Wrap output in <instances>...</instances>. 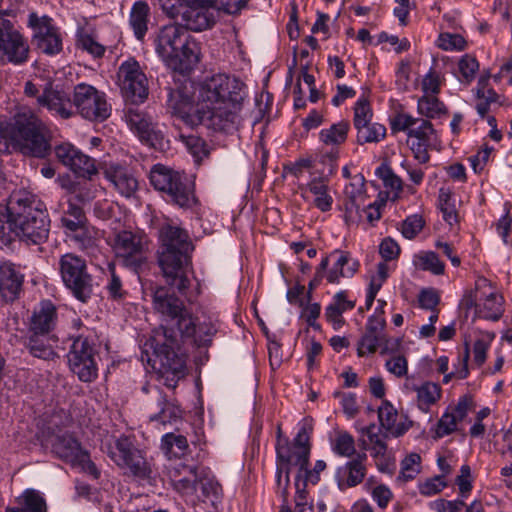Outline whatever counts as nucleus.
<instances>
[{"mask_svg": "<svg viewBox=\"0 0 512 512\" xmlns=\"http://www.w3.org/2000/svg\"><path fill=\"white\" fill-rule=\"evenodd\" d=\"M166 284L153 290L152 303L154 310L172 323L153 330L145 343L143 354L147 355V362L158 373L163 384L174 389L186 375V358L180 352L181 345L190 343L197 347L208 346L216 329L208 322L196 324L182 299L193 302L190 286L185 296L176 287Z\"/></svg>", "mask_w": 512, "mask_h": 512, "instance_id": "1", "label": "nucleus"}, {"mask_svg": "<svg viewBox=\"0 0 512 512\" xmlns=\"http://www.w3.org/2000/svg\"><path fill=\"white\" fill-rule=\"evenodd\" d=\"M198 113L204 126L217 132L232 133L241 122L243 83L226 74H216L198 87Z\"/></svg>", "mask_w": 512, "mask_h": 512, "instance_id": "2", "label": "nucleus"}, {"mask_svg": "<svg viewBox=\"0 0 512 512\" xmlns=\"http://www.w3.org/2000/svg\"><path fill=\"white\" fill-rule=\"evenodd\" d=\"M2 139L8 151L24 156L44 159L52 152L50 130L40 116L30 107L17 106L5 124Z\"/></svg>", "mask_w": 512, "mask_h": 512, "instance_id": "3", "label": "nucleus"}, {"mask_svg": "<svg viewBox=\"0 0 512 512\" xmlns=\"http://www.w3.org/2000/svg\"><path fill=\"white\" fill-rule=\"evenodd\" d=\"M159 240L158 265L163 277L181 295L187 296L194 274L191 259L194 246L189 235L184 229L166 223L159 230Z\"/></svg>", "mask_w": 512, "mask_h": 512, "instance_id": "4", "label": "nucleus"}, {"mask_svg": "<svg viewBox=\"0 0 512 512\" xmlns=\"http://www.w3.org/2000/svg\"><path fill=\"white\" fill-rule=\"evenodd\" d=\"M155 49L165 64L180 74H188L199 61L198 43L175 21L160 28Z\"/></svg>", "mask_w": 512, "mask_h": 512, "instance_id": "5", "label": "nucleus"}, {"mask_svg": "<svg viewBox=\"0 0 512 512\" xmlns=\"http://www.w3.org/2000/svg\"><path fill=\"white\" fill-rule=\"evenodd\" d=\"M151 185L164 194V199L180 208H192L197 203L194 183L184 173L163 164H155L149 173Z\"/></svg>", "mask_w": 512, "mask_h": 512, "instance_id": "6", "label": "nucleus"}, {"mask_svg": "<svg viewBox=\"0 0 512 512\" xmlns=\"http://www.w3.org/2000/svg\"><path fill=\"white\" fill-rule=\"evenodd\" d=\"M59 271L65 287L79 301L87 302L93 294V277L88 272L86 260L73 253L59 259Z\"/></svg>", "mask_w": 512, "mask_h": 512, "instance_id": "7", "label": "nucleus"}, {"mask_svg": "<svg viewBox=\"0 0 512 512\" xmlns=\"http://www.w3.org/2000/svg\"><path fill=\"white\" fill-rule=\"evenodd\" d=\"M110 458L119 466L128 468L130 473L150 485H155L158 473L137 449L132 440L127 436H121L115 440L113 447L109 449Z\"/></svg>", "mask_w": 512, "mask_h": 512, "instance_id": "8", "label": "nucleus"}, {"mask_svg": "<svg viewBox=\"0 0 512 512\" xmlns=\"http://www.w3.org/2000/svg\"><path fill=\"white\" fill-rule=\"evenodd\" d=\"M313 429V420L311 418H304L291 445L279 444L276 446V464L287 463V468L290 470L291 466H295L297 467V474L295 476L303 477V471L310 464V439Z\"/></svg>", "mask_w": 512, "mask_h": 512, "instance_id": "9", "label": "nucleus"}, {"mask_svg": "<svg viewBox=\"0 0 512 512\" xmlns=\"http://www.w3.org/2000/svg\"><path fill=\"white\" fill-rule=\"evenodd\" d=\"M18 226L2 234V244L14 249L17 239L28 245H41L48 240L50 219L44 209L32 211Z\"/></svg>", "mask_w": 512, "mask_h": 512, "instance_id": "10", "label": "nucleus"}, {"mask_svg": "<svg viewBox=\"0 0 512 512\" xmlns=\"http://www.w3.org/2000/svg\"><path fill=\"white\" fill-rule=\"evenodd\" d=\"M124 118L142 143L159 151H164L168 147L169 141L162 127L146 111L131 103L124 110Z\"/></svg>", "mask_w": 512, "mask_h": 512, "instance_id": "11", "label": "nucleus"}, {"mask_svg": "<svg viewBox=\"0 0 512 512\" xmlns=\"http://www.w3.org/2000/svg\"><path fill=\"white\" fill-rule=\"evenodd\" d=\"M73 105L75 114L95 122L106 120L112 110L105 93L86 83H79L74 87Z\"/></svg>", "mask_w": 512, "mask_h": 512, "instance_id": "12", "label": "nucleus"}, {"mask_svg": "<svg viewBox=\"0 0 512 512\" xmlns=\"http://www.w3.org/2000/svg\"><path fill=\"white\" fill-rule=\"evenodd\" d=\"M15 15V9L2 10V17ZM29 52V44L15 24L2 18V62L22 65L28 61Z\"/></svg>", "mask_w": 512, "mask_h": 512, "instance_id": "13", "label": "nucleus"}, {"mask_svg": "<svg viewBox=\"0 0 512 512\" xmlns=\"http://www.w3.org/2000/svg\"><path fill=\"white\" fill-rule=\"evenodd\" d=\"M71 371L82 382H92L97 377V364L95 361V348L86 337H77L67 355Z\"/></svg>", "mask_w": 512, "mask_h": 512, "instance_id": "14", "label": "nucleus"}, {"mask_svg": "<svg viewBox=\"0 0 512 512\" xmlns=\"http://www.w3.org/2000/svg\"><path fill=\"white\" fill-rule=\"evenodd\" d=\"M122 95L132 104L143 102L148 96L147 78L134 59L123 62L118 69Z\"/></svg>", "mask_w": 512, "mask_h": 512, "instance_id": "15", "label": "nucleus"}, {"mask_svg": "<svg viewBox=\"0 0 512 512\" xmlns=\"http://www.w3.org/2000/svg\"><path fill=\"white\" fill-rule=\"evenodd\" d=\"M217 12L209 7L201 6L191 0H185L183 5L171 18L187 32H201L212 28L216 23Z\"/></svg>", "mask_w": 512, "mask_h": 512, "instance_id": "16", "label": "nucleus"}, {"mask_svg": "<svg viewBox=\"0 0 512 512\" xmlns=\"http://www.w3.org/2000/svg\"><path fill=\"white\" fill-rule=\"evenodd\" d=\"M114 249L118 261L135 272L146 262L144 242L130 231H122L116 236Z\"/></svg>", "mask_w": 512, "mask_h": 512, "instance_id": "17", "label": "nucleus"}, {"mask_svg": "<svg viewBox=\"0 0 512 512\" xmlns=\"http://www.w3.org/2000/svg\"><path fill=\"white\" fill-rule=\"evenodd\" d=\"M42 209V203L32 193L23 189L13 191L6 202V226L2 225V234L6 229L19 227L20 222L30 217L32 211Z\"/></svg>", "mask_w": 512, "mask_h": 512, "instance_id": "18", "label": "nucleus"}, {"mask_svg": "<svg viewBox=\"0 0 512 512\" xmlns=\"http://www.w3.org/2000/svg\"><path fill=\"white\" fill-rule=\"evenodd\" d=\"M29 26L34 30L33 41L36 47L47 55L58 54L62 50V39L52 19L46 15L39 17L32 12L29 15Z\"/></svg>", "mask_w": 512, "mask_h": 512, "instance_id": "19", "label": "nucleus"}, {"mask_svg": "<svg viewBox=\"0 0 512 512\" xmlns=\"http://www.w3.org/2000/svg\"><path fill=\"white\" fill-rule=\"evenodd\" d=\"M167 107L172 114L178 116L190 126L204 125V120L198 113V101L193 105L191 89L182 85L171 89L168 93Z\"/></svg>", "mask_w": 512, "mask_h": 512, "instance_id": "20", "label": "nucleus"}, {"mask_svg": "<svg viewBox=\"0 0 512 512\" xmlns=\"http://www.w3.org/2000/svg\"><path fill=\"white\" fill-rule=\"evenodd\" d=\"M37 104L46 108L53 116L70 119L75 116L73 98L63 89L54 86L52 82L45 84L42 93L37 96Z\"/></svg>", "mask_w": 512, "mask_h": 512, "instance_id": "21", "label": "nucleus"}, {"mask_svg": "<svg viewBox=\"0 0 512 512\" xmlns=\"http://www.w3.org/2000/svg\"><path fill=\"white\" fill-rule=\"evenodd\" d=\"M329 159L328 175L314 177L306 185H301L299 189L302 192L304 199L308 198V193L314 196L313 204L322 212L331 210L333 204V198L329 194V179L328 176L332 175L336 171V158L335 154L327 155Z\"/></svg>", "mask_w": 512, "mask_h": 512, "instance_id": "22", "label": "nucleus"}, {"mask_svg": "<svg viewBox=\"0 0 512 512\" xmlns=\"http://www.w3.org/2000/svg\"><path fill=\"white\" fill-rule=\"evenodd\" d=\"M59 162L80 176H91L97 173L95 160L70 143H62L54 148Z\"/></svg>", "mask_w": 512, "mask_h": 512, "instance_id": "23", "label": "nucleus"}, {"mask_svg": "<svg viewBox=\"0 0 512 512\" xmlns=\"http://www.w3.org/2000/svg\"><path fill=\"white\" fill-rule=\"evenodd\" d=\"M367 459V454L360 452L343 466L338 467L336 480L340 490L356 487L363 482L367 474Z\"/></svg>", "mask_w": 512, "mask_h": 512, "instance_id": "24", "label": "nucleus"}, {"mask_svg": "<svg viewBox=\"0 0 512 512\" xmlns=\"http://www.w3.org/2000/svg\"><path fill=\"white\" fill-rule=\"evenodd\" d=\"M24 278L20 265L2 261V302H14L20 297Z\"/></svg>", "mask_w": 512, "mask_h": 512, "instance_id": "25", "label": "nucleus"}, {"mask_svg": "<svg viewBox=\"0 0 512 512\" xmlns=\"http://www.w3.org/2000/svg\"><path fill=\"white\" fill-rule=\"evenodd\" d=\"M57 321V310L55 305L49 301H42L34 310L30 322L31 334H50Z\"/></svg>", "mask_w": 512, "mask_h": 512, "instance_id": "26", "label": "nucleus"}, {"mask_svg": "<svg viewBox=\"0 0 512 512\" xmlns=\"http://www.w3.org/2000/svg\"><path fill=\"white\" fill-rule=\"evenodd\" d=\"M106 179L124 197H131L138 188V181L126 168L110 165L104 171Z\"/></svg>", "mask_w": 512, "mask_h": 512, "instance_id": "27", "label": "nucleus"}, {"mask_svg": "<svg viewBox=\"0 0 512 512\" xmlns=\"http://www.w3.org/2000/svg\"><path fill=\"white\" fill-rule=\"evenodd\" d=\"M58 339L51 334H31L28 338L27 348L31 355L42 360L50 361L58 358L55 348Z\"/></svg>", "mask_w": 512, "mask_h": 512, "instance_id": "28", "label": "nucleus"}, {"mask_svg": "<svg viewBox=\"0 0 512 512\" xmlns=\"http://www.w3.org/2000/svg\"><path fill=\"white\" fill-rule=\"evenodd\" d=\"M153 390L159 410L150 416V420L166 425L172 424L180 419L182 416V410L180 407L174 402L169 401L166 395L159 388H154Z\"/></svg>", "mask_w": 512, "mask_h": 512, "instance_id": "29", "label": "nucleus"}, {"mask_svg": "<svg viewBox=\"0 0 512 512\" xmlns=\"http://www.w3.org/2000/svg\"><path fill=\"white\" fill-rule=\"evenodd\" d=\"M53 452L61 459L74 463L84 451L80 443L70 434L56 435L51 441Z\"/></svg>", "mask_w": 512, "mask_h": 512, "instance_id": "30", "label": "nucleus"}, {"mask_svg": "<svg viewBox=\"0 0 512 512\" xmlns=\"http://www.w3.org/2000/svg\"><path fill=\"white\" fill-rule=\"evenodd\" d=\"M150 18V7L146 1L138 0L132 5L129 15V25L135 37L143 40L147 31Z\"/></svg>", "mask_w": 512, "mask_h": 512, "instance_id": "31", "label": "nucleus"}, {"mask_svg": "<svg viewBox=\"0 0 512 512\" xmlns=\"http://www.w3.org/2000/svg\"><path fill=\"white\" fill-rule=\"evenodd\" d=\"M382 426L370 424L362 429V433L366 434L371 446V455L374 458L383 457L387 451L386 439L388 438L389 431H383Z\"/></svg>", "mask_w": 512, "mask_h": 512, "instance_id": "32", "label": "nucleus"}, {"mask_svg": "<svg viewBox=\"0 0 512 512\" xmlns=\"http://www.w3.org/2000/svg\"><path fill=\"white\" fill-rule=\"evenodd\" d=\"M182 470L184 472H188V475L183 476L182 478H178V469L174 470V474L170 475L171 482L175 490L184 494V495H192L197 493V474L196 467H191L187 465H181Z\"/></svg>", "mask_w": 512, "mask_h": 512, "instance_id": "33", "label": "nucleus"}, {"mask_svg": "<svg viewBox=\"0 0 512 512\" xmlns=\"http://www.w3.org/2000/svg\"><path fill=\"white\" fill-rule=\"evenodd\" d=\"M349 129V122L342 120L329 128L322 129L319 137L321 142L327 146H339L346 141Z\"/></svg>", "mask_w": 512, "mask_h": 512, "instance_id": "34", "label": "nucleus"}, {"mask_svg": "<svg viewBox=\"0 0 512 512\" xmlns=\"http://www.w3.org/2000/svg\"><path fill=\"white\" fill-rule=\"evenodd\" d=\"M503 311L502 296L496 293H490L486 297L483 305L476 309V314L480 318L497 321L502 316Z\"/></svg>", "mask_w": 512, "mask_h": 512, "instance_id": "35", "label": "nucleus"}, {"mask_svg": "<svg viewBox=\"0 0 512 512\" xmlns=\"http://www.w3.org/2000/svg\"><path fill=\"white\" fill-rule=\"evenodd\" d=\"M188 448V441L183 435L167 433L161 439V449L169 457H181L186 454Z\"/></svg>", "mask_w": 512, "mask_h": 512, "instance_id": "36", "label": "nucleus"}, {"mask_svg": "<svg viewBox=\"0 0 512 512\" xmlns=\"http://www.w3.org/2000/svg\"><path fill=\"white\" fill-rule=\"evenodd\" d=\"M411 389L417 392L418 405L422 410H426L441 397L440 386L433 382H425L419 387L412 386Z\"/></svg>", "mask_w": 512, "mask_h": 512, "instance_id": "37", "label": "nucleus"}, {"mask_svg": "<svg viewBox=\"0 0 512 512\" xmlns=\"http://www.w3.org/2000/svg\"><path fill=\"white\" fill-rule=\"evenodd\" d=\"M62 226L70 232L82 230L86 223V217L83 209L69 201L68 209L61 218Z\"/></svg>", "mask_w": 512, "mask_h": 512, "instance_id": "38", "label": "nucleus"}, {"mask_svg": "<svg viewBox=\"0 0 512 512\" xmlns=\"http://www.w3.org/2000/svg\"><path fill=\"white\" fill-rule=\"evenodd\" d=\"M357 130V142L360 145L365 143H378L386 136V128L379 123H372L360 126Z\"/></svg>", "mask_w": 512, "mask_h": 512, "instance_id": "39", "label": "nucleus"}, {"mask_svg": "<svg viewBox=\"0 0 512 512\" xmlns=\"http://www.w3.org/2000/svg\"><path fill=\"white\" fill-rule=\"evenodd\" d=\"M418 112L427 118H437L447 112L443 102L435 95H425L418 100Z\"/></svg>", "mask_w": 512, "mask_h": 512, "instance_id": "40", "label": "nucleus"}, {"mask_svg": "<svg viewBox=\"0 0 512 512\" xmlns=\"http://www.w3.org/2000/svg\"><path fill=\"white\" fill-rule=\"evenodd\" d=\"M397 416V410L393 405L387 400H384L382 405L378 408L380 426H382L384 430L391 431L392 434L399 436L404 433V430L400 428L394 430Z\"/></svg>", "mask_w": 512, "mask_h": 512, "instance_id": "41", "label": "nucleus"}, {"mask_svg": "<svg viewBox=\"0 0 512 512\" xmlns=\"http://www.w3.org/2000/svg\"><path fill=\"white\" fill-rule=\"evenodd\" d=\"M76 46L94 58L103 57L106 51V47L103 44L99 43L93 35L84 30H80L77 33Z\"/></svg>", "mask_w": 512, "mask_h": 512, "instance_id": "42", "label": "nucleus"}, {"mask_svg": "<svg viewBox=\"0 0 512 512\" xmlns=\"http://www.w3.org/2000/svg\"><path fill=\"white\" fill-rule=\"evenodd\" d=\"M439 208L443 214V219L449 224L453 225L458 222V213L456 210L455 200L452 198L450 192L443 188L439 191Z\"/></svg>", "mask_w": 512, "mask_h": 512, "instance_id": "43", "label": "nucleus"}, {"mask_svg": "<svg viewBox=\"0 0 512 512\" xmlns=\"http://www.w3.org/2000/svg\"><path fill=\"white\" fill-rule=\"evenodd\" d=\"M184 142L196 163L199 164L204 158L209 156L210 147L206 141L199 136L188 135L184 137Z\"/></svg>", "mask_w": 512, "mask_h": 512, "instance_id": "44", "label": "nucleus"}, {"mask_svg": "<svg viewBox=\"0 0 512 512\" xmlns=\"http://www.w3.org/2000/svg\"><path fill=\"white\" fill-rule=\"evenodd\" d=\"M333 451L342 457H355L356 449H355V441L351 434L348 432H340L335 438L332 444Z\"/></svg>", "mask_w": 512, "mask_h": 512, "instance_id": "45", "label": "nucleus"}, {"mask_svg": "<svg viewBox=\"0 0 512 512\" xmlns=\"http://www.w3.org/2000/svg\"><path fill=\"white\" fill-rule=\"evenodd\" d=\"M385 340L384 333H377L366 328V333L362 336L358 344V355L364 356L366 353H374Z\"/></svg>", "mask_w": 512, "mask_h": 512, "instance_id": "46", "label": "nucleus"}, {"mask_svg": "<svg viewBox=\"0 0 512 512\" xmlns=\"http://www.w3.org/2000/svg\"><path fill=\"white\" fill-rule=\"evenodd\" d=\"M22 505L25 512H47L46 501L40 492L27 489L22 494Z\"/></svg>", "mask_w": 512, "mask_h": 512, "instance_id": "47", "label": "nucleus"}, {"mask_svg": "<svg viewBox=\"0 0 512 512\" xmlns=\"http://www.w3.org/2000/svg\"><path fill=\"white\" fill-rule=\"evenodd\" d=\"M495 334L491 332H482L473 345V361L477 366H481L486 361L487 350L489 349Z\"/></svg>", "mask_w": 512, "mask_h": 512, "instance_id": "48", "label": "nucleus"}, {"mask_svg": "<svg viewBox=\"0 0 512 512\" xmlns=\"http://www.w3.org/2000/svg\"><path fill=\"white\" fill-rule=\"evenodd\" d=\"M332 256L338 255V258L333 267L328 271L326 278L329 283L337 284L340 278H345V265L349 264V252L335 250L331 253Z\"/></svg>", "mask_w": 512, "mask_h": 512, "instance_id": "49", "label": "nucleus"}, {"mask_svg": "<svg viewBox=\"0 0 512 512\" xmlns=\"http://www.w3.org/2000/svg\"><path fill=\"white\" fill-rule=\"evenodd\" d=\"M459 421L450 412V408H448L445 413L438 420L436 427L434 429V439H440L445 436H448L457 430V425Z\"/></svg>", "mask_w": 512, "mask_h": 512, "instance_id": "50", "label": "nucleus"}, {"mask_svg": "<svg viewBox=\"0 0 512 512\" xmlns=\"http://www.w3.org/2000/svg\"><path fill=\"white\" fill-rule=\"evenodd\" d=\"M276 465V493L282 498V503H285L289 496L290 469L287 468V463Z\"/></svg>", "mask_w": 512, "mask_h": 512, "instance_id": "51", "label": "nucleus"}, {"mask_svg": "<svg viewBox=\"0 0 512 512\" xmlns=\"http://www.w3.org/2000/svg\"><path fill=\"white\" fill-rule=\"evenodd\" d=\"M373 112L369 101L362 97L359 98L354 106L353 125L356 128L369 124L372 120Z\"/></svg>", "mask_w": 512, "mask_h": 512, "instance_id": "52", "label": "nucleus"}, {"mask_svg": "<svg viewBox=\"0 0 512 512\" xmlns=\"http://www.w3.org/2000/svg\"><path fill=\"white\" fill-rule=\"evenodd\" d=\"M419 267L424 271H430L435 275L444 273V263L440 261L435 252H424L418 256Z\"/></svg>", "mask_w": 512, "mask_h": 512, "instance_id": "53", "label": "nucleus"}, {"mask_svg": "<svg viewBox=\"0 0 512 512\" xmlns=\"http://www.w3.org/2000/svg\"><path fill=\"white\" fill-rule=\"evenodd\" d=\"M110 279L106 285V289L111 298L114 301H121L127 296V291L123 289L122 281L115 272L114 264H109Z\"/></svg>", "mask_w": 512, "mask_h": 512, "instance_id": "54", "label": "nucleus"}, {"mask_svg": "<svg viewBox=\"0 0 512 512\" xmlns=\"http://www.w3.org/2000/svg\"><path fill=\"white\" fill-rule=\"evenodd\" d=\"M418 122L419 118H415L404 112H398L390 120L391 131L393 133L403 131L408 135L409 130H411L413 126L417 125Z\"/></svg>", "mask_w": 512, "mask_h": 512, "instance_id": "55", "label": "nucleus"}, {"mask_svg": "<svg viewBox=\"0 0 512 512\" xmlns=\"http://www.w3.org/2000/svg\"><path fill=\"white\" fill-rule=\"evenodd\" d=\"M458 68L463 81L468 84L474 79L475 74L479 69V63L475 57L465 54L459 60Z\"/></svg>", "mask_w": 512, "mask_h": 512, "instance_id": "56", "label": "nucleus"}, {"mask_svg": "<svg viewBox=\"0 0 512 512\" xmlns=\"http://www.w3.org/2000/svg\"><path fill=\"white\" fill-rule=\"evenodd\" d=\"M219 489V485L213 479L197 477V493L200 492L198 496L202 497L203 501L210 500L214 502V500L217 499Z\"/></svg>", "mask_w": 512, "mask_h": 512, "instance_id": "57", "label": "nucleus"}, {"mask_svg": "<svg viewBox=\"0 0 512 512\" xmlns=\"http://www.w3.org/2000/svg\"><path fill=\"white\" fill-rule=\"evenodd\" d=\"M435 134V129L432 123L426 119H419L417 125L409 130L407 135L409 139H419L421 141L431 142V137Z\"/></svg>", "mask_w": 512, "mask_h": 512, "instance_id": "58", "label": "nucleus"}, {"mask_svg": "<svg viewBox=\"0 0 512 512\" xmlns=\"http://www.w3.org/2000/svg\"><path fill=\"white\" fill-rule=\"evenodd\" d=\"M421 457L416 453H411L401 462V471L399 478L404 481L412 480L419 472L418 466L420 464Z\"/></svg>", "mask_w": 512, "mask_h": 512, "instance_id": "59", "label": "nucleus"}, {"mask_svg": "<svg viewBox=\"0 0 512 512\" xmlns=\"http://www.w3.org/2000/svg\"><path fill=\"white\" fill-rule=\"evenodd\" d=\"M437 45L445 51L463 50L466 46V41L460 34L441 33L438 37Z\"/></svg>", "mask_w": 512, "mask_h": 512, "instance_id": "60", "label": "nucleus"}, {"mask_svg": "<svg viewBox=\"0 0 512 512\" xmlns=\"http://www.w3.org/2000/svg\"><path fill=\"white\" fill-rule=\"evenodd\" d=\"M376 175L383 180L385 187H389L392 190H401L402 189V181L401 179L394 174L392 169L382 164L376 169Z\"/></svg>", "mask_w": 512, "mask_h": 512, "instance_id": "61", "label": "nucleus"}, {"mask_svg": "<svg viewBox=\"0 0 512 512\" xmlns=\"http://www.w3.org/2000/svg\"><path fill=\"white\" fill-rule=\"evenodd\" d=\"M424 220L419 215L407 217L402 224V234L407 239L414 238L423 228Z\"/></svg>", "mask_w": 512, "mask_h": 512, "instance_id": "62", "label": "nucleus"}, {"mask_svg": "<svg viewBox=\"0 0 512 512\" xmlns=\"http://www.w3.org/2000/svg\"><path fill=\"white\" fill-rule=\"evenodd\" d=\"M335 398H341V405L344 413L349 417L353 418L359 411V407L356 401V395L354 393H343L335 391L333 393Z\"/></svg>", "mask_w": 512, "mask_h": 512, "instance_id": "63", "label": "nucleus"}, {"mask_svg": "<svg viewBox=\"0 0 512 512\" xmlns=\"http://www.w3.org/2000/svg\"><path fill=\"white\" fill-rule=\"evenodd\" d=\"M408 145L414 154L416 160L419 163H427L430 159L428 149L431 145V142L421 141L419 139H408Z\"/></svg>", "mask_w": 512, "mask_h": 512, "instance_id": "64", "label": "nucleus"}]
</instances>
